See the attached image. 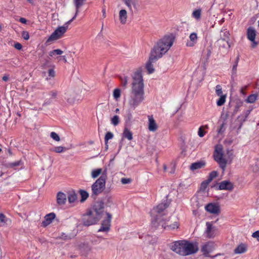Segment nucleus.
<instances>
[{
  "label": "nucleus",
  "instance_id": "nucleus-1",
  "mask_svg": "<svg viewBox=\"0 0 259 259\" xmlns=\"http://www.w3.org/2000/svg\"><path fill=\"white\" fill-rule=\"evenodd\" d=\"M133 78L128 104L131 109H135L145 100L144 84L141 69L134 73Z\"/></svg>",
  "mask_w": 259,
  "mask_h": 259
},
{
  "label": "nucleus",
  "instance_id": "nucleus-2",
  "mask_svg": "<svg viewBox=\"0 0 259 259\" xmlns=\"http://www.w3.org/2000/svg\"><path fill=\"white\" fill-rule=\"evenodd\" d=\"M170 247L173 251L183 256L195 253L198 249L196 243L186 240L175 241L170 244Z\"/></svg>",
  "mask_w": 259,
  "mask_h": 259
},
{
  "label": "nucleus",
  "instance_id": "nucleus-3",
  "mask_svg": "<svg viewBox=\"0 0 259 259\" xmlns=\"http://www.w3.org/2000/svg\"><path fill=\"white\" fill-rule=\"evenodd\" d=\"M174 42V37L167 35L161 38L151 51V59L160 58L171 47Z\"/></svg>",
  "mask_w": 259,
  "mask_h": 259
},
{
  "label": "nucleus",
  "instance_id": "nucleus-4",
  "mask_svg": "<svg viewBox=\"0 0 259 259\" xmlns=\"http://www.w3.org/2000/svg\"><path fill=\"white\" fill-rule=\"evenodd\" d=\"M168 205V201L165 200L154 207L151 210L152 224L155 227H157V225L159 224L160 221H163L165 219L163 217L165 214V209Z\"/></svg>",
  "mask_w": 259,
  "mask_h": 259
},
{
  "label": "nucleus",
  "instance_id": "nucleus-5",
  "mask_svg": "<svg viewBox=\"0 0 259 259\" xmlns=\"http://www.w3.org/2000/svg\"><path fill=\"white\" fill-rule=\"evenodd\" d=\"M213 156L214 160L219 164L220 168L224 171L227 166V160L224 156L223 147L221 145H217L215 146Z\"/></svg>",
  "mask_w": 259,
  "mask_h": 259
},
{
  "label": "nucleus",
  "instance_id": "nucleus-6",
  "mask_svg": "<svg viewBox=\"0 0 259 259\" xmlns=\"http://www.w3.org/2000/svg\"><path fill=\"white\" fill-rule=\"evenodd\" d=\"M101 218V211L94 209L90 211L83 219V224L85 226H91L97 223Z\"/></svg>",
  "mask_w": 259,
  "mask_h": 259
},
{
  "label": "nucleus",
  "instance_id": "nucleus-7",
  "mask_svg": "<svg viewBox=\"0 0 259 259\" xmlns=\"http://www.w3.org/2000/svg\"><path fill=\"white\" fill-rule=\"evenodd\" d=\"M107 179L106 171L102 174L100 177L92 186V193L97 195L101 193L104 189Z\"/></svg>",
  "mask_w": 259,
  "mask_h": 259
},
{
  "label": "nucleus",
  "instance_id": "nucleus-8",
  "mask_svg": "<svg viewBox=\"0 0 259 259\" xmlns=\"http://www.w3.org/2000/svg\"><path fill=\"white\" fill-rule=\"evenodd\" d=\"M68 27L64 24L63 26L58 27L48 38L47 42L51 43L60 38L66 32Z\"/></svg>",
  "mask_w": 259,
  "mask_h": 259
},
{
  "label": "nucleus",
  "instance_id": "nucleus-9",
  "mask_svg": "<svg viewBox=\"0 0 259 259\" xmlns=\"http://www.w3.org/2000/svg\"><path fill=\"white\" fill-rule=\"evenodd\" d=\"M168 220V219H165L163 221H160L159 224L157 225V227L161 226L164 229L167 230H175L179 228V223L178 221H175L170 225H167V222Z\"/></svg>",
  "mask_w": 259,
  "mask_h": 259
},
{
  "label": "nucleus",
  "instance_id": "nucleus-10",
  "mask_svg": "<svg viewBox=\"0 0 259 259\" xmlns=\"http://www.w3.org/2000/svg\"><path fill=\"white\" fill-rule=\"evenodd\" d=\"M206 229L205 231V236L209 238H213L217 235V229L216 227L212 226L210 222H206Z\"/></svg>",
  "mask_w": 259,
  "mask_h": 259
},
{
  "label": "nucleus",
  "instance_id": "nucleus-11",
  "mask_svg": "<svg viewBox=\"0 0 259 259\" xmlns=\"http://www.w3.org/2000/svg\"><path fill=\"white\" fill-rule=\"evenodd\" d=\"M214 247V242H207L202 245L201 251L205 256H209V254L213 250Z\"/></svg>",
  "mask_w": 259,
  "mask_h": 259
},
{
  "label": "nucleus",
  "instance_id": "nucleus-12",
  "mask_svg": "<svg viewBox=\"0 0 259 259\" xmlns=\"http://www.w3.org/2000/svg\"><path fill=\"white\" fill-rule=\"evenodd\" d=\"M106 219L103 221L101 228L98 232H107L110 229V222L112 219V215L108 213H106Z\"/></svg>",
  "mask_w": 259,
  "mask_h": 259
},
{
  "label": "nucleus",
  "instance_id": "nucleus-13",
  "mask_svg": "<svg viewBox=\"0 0 259 259\" xmlns=\"http://www.w3.org/2000/svg\"><path fill=\"white\" fill-rule=\"evenodd\" d=\"M198 40V37L197 33L191 32L189 36V39L186 41V45L188 47H194L197 43Z\"/></svg>",
  "mask_w": 259,
  "mask_h": 259
},
{
  "label": "nucleus",
  "instance_id": "nucleus-14",
  "mask_svg": "<svg viewBox=\"0 0 259 259\" xmlns=\"http://www.w3.org/2000/svg\"><path fill=\"white\" fill-rule=\"evenodd\" d=\"M256 36V31L252 27H249L247 30V38L252 42V47H255L257 43L255 41V38Z\"/></svg>",
  "mask_w": 259,
  "mask_h": 259
},
{
  "label": "nucleus",
  "instance_id": "nucleus-15",
  "mask_svg": "<svg viewBox=\"0 0 259 259\" xmlns=\"http://www.w3.org/2000/svg\"><path fill=\"white\" fill-rule=\"evenodd\" d=\"M205 208L208 212L215 214H219L220 211V206L217 203H209Z\"/></svg>",
  "mask_w": 259,
  "mask_h": 259
},
{
  "label": "nucleus",
  "instance_id": "nucleus-16",
  "mask_svg": "<svg viewBox=\"0 0 259 259\" xmlns=\"http://www.w3.org/2000/svg\"><path fill=\"white\" fill-rule=\"evenodd\" d=\"M56 218V214L54 212H51L46 214L44 217V220L42 222V226L46 227L50 225Z\"/></svg>",
  "mask_w": 259,
  "mask_h": 259
},
{
  "label": "nucleus",
  "instance_id": "nucleus-17",
  "mask_svg": "<svg viewBox=\"0 0 259 259\" xmlns=\"http://www.w3.org/2000/svg\"><path fill=\"white\" fill-rule=\"evenodd\" d=\"M229 35L230 33L227 29H222L220 32V41H226L228 48L230 47V45L229 42Z\"/></svg>",
  "mask_w": 259,
  "mask_h": 259
},
{
  "label": "nucleus",
  "instance_id": "nucleus-18",
  "mask_svg": "<svg viewBox=\"0 0 259 259\" xmlns=\"http://www.w3.org/2000/svg\"><path fill=\"white\" fill-rule=\"evenodd\" d=\"M219 188L220 190L230 191L233 189V185L229 181H223L219 184Z\"/></svg>",
  "mask_w": 259,
  "mask_h": 259
},
{
  "label": "nucleus",
  "instance_id": "nucleus-19",
  "mask_svg": "<svg viewBox=\"0 0 259 259\" xmlns=\"http://www.w3.org/2000/svg\"><path fill=\"white\" fill-rule=\"evenodd\" d=\"M159 58H155L151 59V53H150V55L148 61L146 63V68L148 71L149 74H151L154 72V68L153 67V65L152 64L153 63L156 61Z\"/></svg>",
  "mask_w": 259,
  "mask_h": 259
},
{
  "label": "nucleus",
  "instance_id": "nucleus-20",
  "mask_svg": "<svg viewBox=\"0 0 259 259\" xmlns=\"http://www.w3.org/2000/svg\"><path fill=\"white\" fill-rule=\"evenodd\" d=\"M148 130L150 132H155L157 129V125L151 115L148 116Z\"/></svg>",
  "mask_w": 259,
  "mask_h": 259
},
{
  "label": "nucleus",
  "instance_id": "nucleus-21",
  "mask_svg": "<svg viewBox=\"0 0 259 259\" xmlns=\"http://www.w3.org/2000/svg\"><path fill=\"white\" fill-rule=\"evenodd\" d=\"M239 57H237L236 59V60L234 63V64L232 66V69H231V77L232 81H234L235 78L237 76V66L239 61Z\"/></svg>",
  "mask_w": 259,
  "mask_h": 259
},
{
  "label": "nucleus",
  "instance_id": "nucleus-22",
  "mask_svg": "<svg viewBox=\"0 0 259 259\" xmlns=\"http://www.w3.org/2000/svg\"><path fill=\"white\" fill-rule=\"evenodd\" d=\"M247 245L244 243H240L234 250L235 254H242L246 252Z\"/></svg>",
  "mask_w": 259,
  "mask_h": 259
},
{
  "label": "nucleus",
  "instance_id": "nucleus-23",
  "mask_svg": "<svg viewBox=\"0 0 259 259\" xmlns=\"http://www.w3.org/2000/svg\"><path fill=\"white\" fill-rule=\"evenodd\" d=\"M67 197L65 194L63 192H59L57 195V202L60 205H64L66 201Z\"/></svg>",
  "mask_w": 259,
  "mask_h": 259
},
{
  "label": "nucleus",
  "instance_id": "nucleus-24",
  "mask_svg": "<svg viewBox=\"0 0 259 259\" xmlns=\"http://www.w3.org/2000/svg\"><path fill=\"white\" fill-rule=\"evenodd\" d=\"M127 12L125 10H121L119 13V19L121 24H124L127 21Z\"/></svg>",
  "mask_w": 259,
  "mask_h": 259
},
{
  "label": "nucleus",
  "instance_id": "nucleus-25",
  "mask_svg": "<svg viewBox=\"0 0 259 259\" xmlns=\"http://www.w3.org/2000/svg\"><path fill=\"white\" fill-rule=\"evenodd\" d=\"M205 165V162L203 161L194 162L191 165L190 168L192 170L199 169L203 167Z\"/></svg>",
  "mask_w": 259,
  "mask_h": 259
},
{
  "label": "nucleus",
  "instance_id": "nucleus-26",
  "mask_svg": "<svg viewBox=\"0 0 259 259\" xmlns=\"http://www.w3.org/2000/svg\"><path fill=\"white\" fill-rule=\"evenodd\" d=\"M105 171H106V173L107 174L106 170H104V171H103L102 168L94 169L92 171L91 177L92 178L95 179V178H97L101 174V175H102V174L103 172H104Z\"/></svg>",
  "mask_w": 259,
  "mask_h": 259
},
{
  "label": "nucleus",
  "instance_id": "nucleus-27",
  "mask_svg": "<svg viewBox=\"0 0 259 259\" xmlns=\"http://www.w3.org/2000/svg\"><path fill=\"white\" fill-rule=\"evenodd\" d=\"M63 53V52L59 49L53 50L51 51L49 53V55L50 57L57 59V57H55L57 55H61Z\"/></svg>",
  "mask_w": 259,
  "mask_h": 259
},
{
  "label": "nucleus",
  "instance_id": "nucleus-28",
  "mask_svg": "<svg viewBox=\"0 0 259 259\" xmlns=\"http://www.w3.org/2000/svg\"><path fill=\"white\" fill-rule=\"evenodd\" d=\"M68 200L69 203H74L77 200V194L74 192H70L68 195Z\"/></svg>",
  "mask_w": 259,
  "mask_h": 259
},
{
  "label": "nucleus",
  "instance_id": "nucleus-29",
  "mask_svg": "<svg viewBox=\"0 0 259 259\" xmlns=\"http://www.w3.org/2000/svg\"><path fill=\"white\" fill-rule=\"evenodd\" d=\"M257 98V94H251L249 95L246 99L245 101L247 103H253L255 102Z\"/></svg>",
  "mask_w": 259,
  "mask_h": 259
},
{
  "label": "nucleus",
  "instance_id": "nucleus-30",
  "mask_svg": "<svg viewBox=\"0 0 259 259\" xmlns=\"http://www.w3.org/2000/svg\"><path fill=\"white\" fill-rule=\"evenodd\" d=\"M252 171L255 174H259V159L251 166Z\"/></svg>",
  "mask_w": 259,
  "mask_h": 259
},
{
  "label": "nucleus",
  "instance_id": "nucleus-31",
  "mask_svg": "<svg viewBox=\"0 0 259 259\" xmlns=\"http://www.w3.org/2000/svg\"><path fill=\"white\" fill-rule=\"evenodd\" d=\"M67 150V148L63 146H57L53 148L51 150L58 153L64 152Z\"/></svg>",
  "mask_w": 259,
  "mask_h": 259
},
{
  "label": "nucleus",
  "instance_id": "nucleus-32",
  "mask_svg": "<svg viewBox=\"0 0 259 259\" xmlns=\"http://www.w3.org/2000/svg\"><path fill=\"white\" fill-rule=\"evenodd\" d=\"M201 14V10L200 9H197L193 12L192 15L196 20H199L200 18Z\"/></svg>",
  "mask_w": 259,
  "mask_h": 259
},
{
  "label": "nucleus",
  "instance_id": "nucleus-33",
  "mask_svg": "<svg viewBox=\"0 0 259 259\" xmlns=\"http://www.w3.org/2000/svg\"><path fill=\"white\" fill-rule=\"evenodd\" d=\"M113 137V135L112 133L111 132H108L105 137V147L106 149H108V141L109 140L112 139Z\"/></svg>",
  "mask_w": 259,
  "mask_h": 259
},
{
  "label": "nucleus",
  "instance_id": "nucleus-34",
  "mask_svg": "<svg viewBox=\"0 0 259 259\" xmlns=\"http://www.w3.org/2000/svg\"><path fill=\"white\" fill-rule=\"evenodd\" d=\"M80 195L81 196V199L80 201L83 202L85 201L89 197L88 193L84 190H80L79 191Z\"/></svg>",
  "mask_w": 259,
  "mask_h": 259
},
{
  "label": "nucleus",
  "instance_id": "nucleus-35",
  "mask_svg": "<svg viewBox=\"0 0 259 259\" xmlns=\"http://www.w3.org/2000/svg\"><path fill=\"white\" fill-rule=\"evenodd\" d=\"M226 95L220 96V98L217 102V105L218 106H221L223 105L226 102Z\"/></svg>",
  "mask_w": 259,
  "mask_h": 259
},
{
  "label": "nucleus",
  "instance_id": "nucleus-36",
  "mask_svg": "<svg viewBox=\"0 0 259 259\" xmlns=\"http://www.w3.org/2000/svg\"><path fill=\"white\" fill-rule=\"evenodd\" d=\"M86 0H73L75 8H80L83 6Z\"/></svg>",
  "mask_w": 259,
  "mask_h": 259
},
{
  "label": "nucleus",
  "instance_id": "nucleus-37",
  "mask_svg": "<svg viewBox=\"0 0 259 259\" xmlns=\"http://www.w3.org/2000/svg\"><path fill=\"white\" fill-rule=\"evenodd\" d=\"M123 137L128 140H131L133 139L132 133L127 129H125L124 131Z\"/></svg>",
  "mask_w": 259,
  "mask_h": 259
},
{
  "label": "nucleus",
  "instance_id": "nucleus-38",
  "mask_svg": "<svg viewBox=\"0 0 259 259\" xmlns=\"http://www.w3.org/2000/svg\"><path fill=\"white\" fill-rule=\"evenodd\" d=\"M8 220L3 213H0V223L2 224L1 225L6 224Z\"/></svg>",
  "mask_w": 259,
  "mask_h": 259
},
{
  "label": "nucleus",
  "instance_id": "nucleus-39",
  "mask_svg": "<svg viewBox=\"0 0 259 259\" xmlns=\"http://www.w3.org/2000/svg\"><path fill=\"white\" fill-rule=\"evenodd\" d=\"M51 137L55 141L59 142L60 140L59 136L55 132H52L50 134Z\"/></svg>",
  "mask_w": 259,
  "mask_h": 259
},
{
  "label": "nucleus",
  "instance_id": "nucleus-40",
  "mask_svg": "<svg viewBox=\"0 0 259 259\" xmlns=\"http://www.w3.org/2000/svg\"><path fill=\"white\" fill-rule=\"evenodd\" d=\"M215 93L218 96H224L223 95V91L220 85H217L215 87Z\"/></svg>",
  "mask_w": 259,
  "mask_h": 259
},
{
  "label": "nucleus",
  "instance_id": "nucleus-41",
  "mask_svg": "<svg viewBox=\"0 0 259 259\" xmlns=\"http://www.w3.org/2000/svg\"><path fill=\"white\" fill-rule=\"evenodd\" d=\"M79 8H76V12H75V14L74 16H73V18L71 19H70V20H69L68 21L66 22L65 23V25H66L67 26H68V25L73 21V20H74L76 18V17L78 12H79Z\"/></svg>",
  "mask_w": 259,
  "mask_h": 259
},
{
  "label": "nucleus",
  "instance_id": "nucleus-42",
  "mask_svg": "<svg viewBox=\"0 0 259 259\" xmlns=\"http://www.w3.org/2000/svg\"><path fill=\"white\" fill-rule=\"evenodd\" d=\"M218 176V172L216 171H212L209 174V178L208 180L210 182L212 181V179L216 178Z\"/></svg>",
  "mask_w": 259,
  "mask_h": 259
},
{
  "label": "nucleus",
  "instance_id": "nucleus-43",
  "mask_svg": "<svg viewBox=\"0 0 259 259\" xmlns=\"http://www.w3.org/2000/svg\"><path fill=\"white\" fill-rule=\"evenodd\" d=\"M203 127L204 126H200L198 129V135L201 138L204 137L206 133V132L203 130Z\"/></svg>",
  "mask_w": 259,
  "mask_h": 259
},
{
  "label": "nucleus",
  "instance_id": "nucleus-44",
  "mask_svg": "<svg viewBox=\"0 0 259 259\" xmlns=\"http://www.w3.org/2000/svg\"><path fill=\"white\" fill-rule=\"evenodd\" d=\"M210 182L208 180L203 182L201 184L200 189L202 190H204L206 187H207L208 185Z\"/></svg>",
  "mask_w": 259,
  "mask_h": 259
},
{
  "label": "nucleus",
  "instance_id": "nucleus-45",
  "mask_svg": "<svg viewBox=\"0 0 259 259\" xmlns=\"http://www.w3.org/2000/svg\"><path fill=\"white\" fill-rule=\"evenodd\" d=\"M121 90L119 89H114V99H117L120 96Z\"/></svg>",
  "mask_w": 259,
  "mask_h": 259
},
{
  "label": "nucleus",
  "instance_id": "nucleus-46",
  "mask_svg": "<svg viewBox=\"0 0 259 259\" xmlns=\"http://www.w3.org/2000/svg\"><path fill=\"white\" fill-rule=\"evenodd\" d=\"M22 37L25 40H28L29 38V34L27 31H24L22 33Z\"/></svg>",
  "mask_w": 259,
  "mask_h": 259
},
{
  "label": "nucleus",
  "instance_id": "nucleus-47",
  "mask_svg": "<svg viewBox=\"0 0 259 259\" xmlns=\"http://www.w3.org/2000/svg\"><path fill=\"white\" fill-rule=\"evenodd\" d=\"M225 129L224 127V124L223 123L221 125L220 128L218 130V135L222 134L224 133V132L225 131Z\"/></svg>",
  "mask_w": 259,
  "mask_h": 259
},
{
  "label": "nucleus",
  "instance_id": "nucleus-48",
  "mask_svg": "<svg viewBox=\"0 0 259 259\" xmlns=\"http://www.w3.org/2000/svg\"><path fill=\"white\" fill-rule=\"evenodd\" d=\"M121 182L122 184H127L131 182V180L129 178H122Z\"/></svg>",
  "mask_w": 259,
  "mask_h": 259
},
{
  "label": "nucleus",
  "instance_id": "nucleus-49",
  "mask_svg": "<svg viewBox=\"0 0 259 259\" xmlns=\"http://www.w3.org/2000/svg\"><path fill=\"white\" fill-rule=\"evenodd\" d=\"M49 76L54 77L55 76V71L53 69H50L48 71Z\"/></svg>",
  "mask_w": 259,
  "mask_h": 259
},
{
  "label": "nucleus",
  "instance_id": "nucleus-50",
  "mask_svg": "<svg viewBox=\"0 0 259 259\" xmlns=\"http://www.w3.org/2000/svg\"><path fill=\"white\" fill-rule=\"evenodd\" d=\"M252 237L255 238L258 241H259V231H256L253 233Z\"/></svg>",
  "mask_w": 259,
  "mask_h": 259
},
{
  "label": "nucleus",
  "instance_id": "nucleus-51",
  "mask_svg": "<svg viewBox=\"0 0 259 259\" xmlns=\"http://www.w3.org/2000/svg\"><path fill=\"white\" fill-rule=\"evenodd\" d=\"M21 163V161H17L15 162H12L10 164V165L12 167L20 165Z\"/></svg>",
  "mask_w": 259,
  "mask_h": 259
},
{
  "label": "nucleus",
  "instance_id": "nucleus-52",
  "mask_svg": "<svg viewBox=\"0 0 259 259\" xmlns=\"http://www.w3.org/2000/svg\"><path fill=\"white\" fill-rule=\"evenodd\" d=\"M124 3L127 6V7L131 9V3L132 0H123Z\"/></svg>",
  "mask_w": 259,
  "mask_h": 259
},
{
  "label": "nucleus",
  "instance_id": "nucleus-53",
  "mask_svg": "<svg viewBox=\"0 0 259 259\" xmlns=\"http://www.w3.org/2000/svg\"><path fill=\"white\" fill-rule=\"evenodd\" d=\"M14 47L17 50H20L22 49V45L21 44L17 42L14 44Z\"/></svg>",
  "mask_w": 259,
  "mask_h": 259
},
{
  "label": "nucleus",
  "instance_id": "nucleus-54",
  "mask_svg": "<svg viewBox=\"0 0 259 259\" xmlns=\"http://www.w3.org/2000/svg\"><path fill=\"white\" fill-rule=\"evenodd\" d=\"M119 122V118L118 116L114 115V125L118 124Z\"/></svg>",
  "mask_w": 259,
  "mask_h": 259
},
{
  "label": "nucleus",
  "instance_id": "nucleus-55",
  "mask_svg": "<svg viewBox=\"0 0 259 259\" xmlns=\"http://www.w3.org/2000/svg\"><path fill=\"white\" fill-rule=\"evenodd\" d=\"M57 59L59 61L62 59L65 63L67 62V59L65 56L57 57Z\"/></svg>",
  "mask_w": 259,
  "mask_h": 259
},
{
  "label": "nucleus",
  "instance_id": "nucleus-56",
  "mask_svg": "<svg viewBox=\"0 0 259 259\" xmlns=\"http://www.w3.org/2000/svg\"><path fill=\"white\" fill-rule=\"evenodd\" d=\"M251 112V110H246L245 112H244V114H245V117H244V120H245L246 119V118L248 117V116L249 115V114H250Z\"/></svg>",
  "mask_w": 259,
  "mask_h": 259
},
{
  "label": "nucleus",
  "instance_id": "nucleus-57",
  "mask_svg": "<svg viewBox=\"0 0 259 259\" xmlns=\"http://www.w3.org/2000/svg\"><path fill=\"white\" fill-rule=\"evenodd\" d=\"M19 21L23 24H25L27 22V20L24 18H20L19 19Z\"/></svg>",
  "mask_w": 259,
  "mask_h": 259
},
{
  "label": "nucleus",
  "instance_id": "nucleus-58",
  "mask_svg": "<svg viewBox=\"0 0 259 259\" xmlns=\"http://www.w3.org/2000/svg\"><path fill=\"white\" fill-rule=\"evenodd\" d=\"M9 79V76L8 75H4L3 77V80L5 81H8Z\"/></svg>",
  "mask_w": 259,
  "mask_h": 259
},
{
  "label": "nucleus",
  "instance_id": "nucleus-59",
  "mask_svg": "<svg viewBox=\"0 0 259 259\" xmlns=\"http://www.w3.org/2000/svg\"><path fill=\"white\" fill-rule=\"evenodd\" d=\"M27 2H28L30 4H33V0H26Z\"/></svg>",
  "mask_w": 259,
  "mask_h": 259
},
{
  "label": "nucleus",
  "instance_id": "nucleus-60",
  "mask_svg": "<svg viewBox=\"0 0 259 259\" xmlns=\"http://www.w3.org/2000/svg\"><path fill=\"white\" fill-rule=\"evenodd\" d=\"M126 83H127V80L125 78V80H124V81L123 82V85L125 86L126 84Z\"/></svg>",
  "mask_w": 259,
  "mask_h": 259
},
{
  "label": "nucleus",
  "instance_id": "nucleus-61",
  "mask_svg": "<svg viewBox=\"0 0 259 259\" xmlns=\"http://www.w3.org/2000/svg\"><path fill=\"white\" fill-rule=\"evenodd\" d=\"M163 169H164V171H166V168H167L166 166L165 165H163Z\"/></svg>",
  "mask_w": 259,
  "mask_h": 259
},
{
  "label": "nucleus",
  "instance_id": "nucleus-62",
  "mask_svg": "<svg viewBox=\"0 0 259 259\" xmlns=\"http://www.w3.org/2000/svg\"><path fill=\"white\" fill-rule=\"evenodd\" d=\"M111 122L112 124H113V117L111 118Z\"/></svg>",
  "mask_w": 259,
  "mask_h": 259
},
{
  "label": "nucleus",
  "instance_id": "nucleus-63",
  "mask_svg": "<svg viewBox=\"0 0 259 259\" xmlns=\"http://www.w3.org/2000/svg\"><path fill=\"white\" fill-rule=\"evenodd\" d=\"M102 12H103V16H104V17H105V10H103Z\"/></svg>",
  "mask_w": 259,
  "mask_h": 259
},
{
  "label": "nucleus",
  "instance_id": "nucleus-64",
  "mask_svg": "<svg viewBox=\"0 0 259 259\" xmlns=\"http://www.w3.org/2000/svg\"><path fill=\"white\" fill-rule=\"evenodd\" d=\"M115 112H116V113H117L118 112H119V109L117 108V109L115 110Z\"/></svg>",
  "mask_w": 259,
  "mask_h": 259
}]
</instances>
